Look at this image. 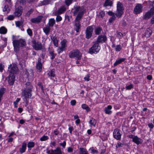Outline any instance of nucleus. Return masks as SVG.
I'll use <instances>...</instances> for the list:
<instances>
[{
  "instance_id": "nucleus-1",
  "label": "nucleus",
  "mask_w": 154,
  "mask_h": 154,
  "mask_svg": "<svg viewBox=\"0 0 154 154\" xmlns=\"http://www.w3.org/2000/svg\"><path fill=\"white\" fill-rule=\"evenodd\" d=\"M33 87L29 82H27L25 84V87L22 93V97H24L23 100L26 103L25 106H26L28 103L29 98L32 96V91Z\"/></svg>"
},
{
  "instance_id": "nucleus-2",
  "label": "nucleus",
  "mask_w": 154,
  "mask_h": 154,
  "mask_svg": "<svg viewBox=\"0 0 154 154\" xmlns=\"http://www.w3.org/2000/svg\"><path fill=\"white\" fill-rule=\"evenodd\" d=\"M72 11L73 14V16L77 15L75 19L76 20H81L84 14L85 10L82 7L77 6H74Z\"/></svg>"
},
{
  "instance_id": "nucleus-3",
  "label": "nucleus",
  "mask_w": 154,
  "mask_h": 154,
  "mask_svg": "<svg viewBox=\"0 0 154 154\" xmlns=\"http://www.w3.org/2000/svg\"><path fill=\"white\" fill-rule=\"evenodd\" d=\"M14 51L17 52L20 50V47H23L26 45V42L24 39H20L14 40L13 41Z\"/></svg>"
},
{
  "instance_id": "nucleus-4",
  "label": "nucleus",
  "mask_w": 154,
  "mask_h": 154,
  "mask_svg": "<svg viewBox=\"0 0 154 154\" xmlns=\"http://www.w3.org/2000/svg\"><path fill=\"white\" fill-rule=\"evenodd\" d=\"M69 58H75L78 60H80L82 57V54L78 50H74L71 51L69 54Z\"/></svg>"
},
{
  "instance_id": "nucleus-5",
  "label": "nucleus",
  "mask_w": 154,
  "mask_h": 154,
  "mask_svg": "<svg viewBox=\"0 0 154 154\" xmlns=\"http://www.w3.org/2000/svg\"><path fill=\"white\" fill-rule=\"evenodd\" d=\"M117 11L115 14L117 17L120 18L124 13V8L122 4L120 2H118L117 5Z\"/></svg>"
},
{
  "instance_id": "nucleus-6",
  "label": "nucleus",
  "mask_w": 154,
  "mask_h": 154,
  "mask_svg": "<svg viewBox=\"0 0 154 154\" xmlns=\"http://www.w3.org/2000/svg\"><path fill=\"white\" fill-rule=\"evenodd\" d=\"M100 47L98 43L94 44L92 47L90 48L89 52L91 54L96 53L100 50Z\"/></svg>"
},
{
  "instance_id": "nucleus-7",
  "label": "nucleus",
  "mask_w": 154,
  "mask_h": 154,
  "mask_svg": "<svg viewBox=\"0 0 154 154\" xmlns=\"http://www.w3.org/2000/svg\"><path fill=\"white\" fill-rule=\"evenodd\" d=\"M32 47L35 50H40L42 48V45L40 42H36L35 40H33L32 41Z\"/></svg>"
},
{
  "instance_id": "nucleus-8",
  "label": "nucleus",
  "mask_w": 154,
  "mask_h": 154,
  "mask_svg": "<svg viewBox=\"0 0 154 154\" xmlns=\"http://www.w3.org/2000/svg\"><path fill=\"white\" fill-rule=\"evenodd\" d=\"M93 31V28L92 26L88 27L86 30L85 37L87 39H89L92 36Z\"/></svg>"
},
{
  "instance_id": "nucleus-9",
  "label": "nucleus",
  "mask_w": 154,
  "mask_h": 154,
  "mask_svg": "<svg viewBox=\"0 0 154 154\" xmlns=\"http://www.w3.org/2000/svg\"><path fill=\"white\" fill-rule=\"evenodd\" d=\"M10 73L16 74L18 71V68L17 65L14 63L11 64L8 67Z\"/></svg>"
},
{
  "instance_id": "nucleus-10",
  "label": "nucleus",
  "mask_w": 154,
  "mask_h": 154,
  "mask_svg": "<svg viewBox=\"0 0 154 154\" xmlns=\"http://www.w3.org/2000/svg\"><path fill=\"white\" fill-rule=\"evenodd\" d=\"M47 153L48 154H62V152L60 148L57 147L54 150L47 149Z\"/></svg>"
},
{
  "instance_id": "nucleus-11",
  "label": "nucleus",
  "mask_w": 154,
  "mask_h": 154,
  "mask_svg": "<svg viewBox=\"0 0 154 154\" xmlns=\"http://www.w3.org/2000/svg\"><path fill=\"white\" fill-rule=\"evenodd\" d=\"M120 132L119 129L117 128L115 129L113 132V137L117 140H120L121 139V134Z\"/></svg>"
},
{
  "instance_id": "nucleus-12",
  "label": "nucleus",
  "mask_w": 154,
  "mask_h": 154,
  "mask_svg": "<svg viewBox=\"0 0 154 154\" xmlns=\"http://www.w3.org/2000/svg\"><path fill=\"white\" fill-rule=\"evenodd\" d=\"M66 9V6L63 5L61 6L57 11L54 13V15H60L65 12Z\"/></svg>"
},
{
  "instance_id": "nucleus-13",
  "label": "nucleus",
  "mask_w": 154,
  "mask_h": 154,
  "mask_svg": "<svg viewBox=\"0 0 154 154\" xmlns=\"http://www.w3.org/2000/svg\"><path fill=\"white\" fill-rule=\"evenodd\" d=\"M15 75H14V74L10 73L8 78V82L10 85H13L15 80Z\"/></svg>"
},
{
  "instance_id": "nucleus-14",
  "label": "nucleus",
  "mask_w": 154,
  "mask_h": 154,
  "mask_svg": "<svg viewBox=\"0 0 154 154\" xmlns=\"http://www.w3.org/2000/svg\"><path fill=\"white\" fill-rule=\"evenodd\" d=\"M43 17L42 16H38L36 17L31 18L30 21L33 23H39L41 21Z\"/></svg>"
},
{
  "instance_id": "nucleus-15",
  "label": "nucleus",
  "mask_w": 154,
  "mask_h": 154,
  "mask_svg": "<svg viewBox=\"0 0 154 154\" xmlns=\"http://www.w3.org/2000/svg\"><path fill=\"white\" fill-rule=\"evenodd\" d=\"M143 7L140 4H137L134 9V12L135 14H138L142 11Z\"/></svg>"
},
{
  "instance_id": "nucleus-16",
  "label": "nucleus",
  "mask_w": 154,
  "mask_h": 154,
  "mask_svg": "<svg viewBox=\"0 0 154 154\" xmlns=\"http://www.w3.org/2000/svg\"><path fill=\"white\" fill-rule=\"evenodd\" d=\"M154 11L152 9L147 12L143 16V19L145 20L149 19L154 14Z\"/></svg>"
},
{
  "instance_id": "nucleus-17",
  "label": "nucleus",
  "mask_w": 154,
  "mask_h": 154,
  "mask_svg": "<svg viewBox=\"0 0 154 154\" xmlns=\"http://www.w3.org/2000/svg\"><path fill=\"white\" fill-rule=\"evenodd\" d=\"M36 67L38 71L41 72L42 69V64L41 63V59L38 58V62L37 63Z\"/></svg>"
},
{
  "instance_id": "nucleus-18",
  "label": "nucleus",
  "mask_w": 154,
  "mask_h": 154,
  "mask_svg": "<svg viewBox=\"0 0 154 154\" xmlns=\"http://www.w3.org/2000/svg\"><path fill=\"white\" fill-rule=\"evenodd\" d=\"M22 12V8L21 7H19L16 8L14 13L15 15L17 17L20 16Z\"/></svg>"
},
{
  "instance_id": "nucleus-19",
  "label": "nucleus",
  "mask_w": 154,
  "mask_h": 154,
  "mask_svg": "<svg viewBox=\"0 0 154 154\" xmlns=\"http://www.w3.org/2000/svg\"><path fill=\"white\" fill-rule=\"evenodd\" d=\"M106 39V35H100L97 38V42L99 43L105 42Z\"/></svg>"
},
{
  "instance_id": "nucleus-20",
  "label": "nucleus",
  "mask_w": 154,
  "mask_h": 154,
  "mask_svg": "<svg viewBox=\"0 0 154 154\" xmlns=\"http://www.w3.org/2000/svg\"><path fill=\"white\" fill-rule=\"evenodd\" d=\"M81 20H75V29L77 32H79V29L80 28V21Z\"/></svg>"
},
{
  "instance_id": "nucleus-21",
  "label": "nucleus",
  "mask_w": 154,
  "mask_h": 154,
  "mask_svg": "<svg viewBox=\"0 0 154 154\" xmlns=\"http://www.w3.org/2000/svg\"><path fill=\"white\" fill-rule=\"evenodd\" d=\"M26 144L24 142L22 143V147L20 149V152L21 153H22L25 152L26 148Z\"/></svg>"
},
{
  "instance_id": "nucleus-22",
  "label": "nucleus",
  "mask_w": 154,
  "mask_h": 154,
  "mask_svg": "<svg viewBox=\"0 0 154 154\" xmlns=\"http://www.w3.org/2000/svg\"><path fill=\"white\" fill-rule=\"evenodd\" d=\"M112 108V106L111 105H108L107 107H105L104 109V111L106 113L110 114L112 112L110 110Z\"/></svg>"
},
{
  "instance_id": "nucleus-23",
  "label": "nucleus",
  "mask_w": 154,
  "mask_h": 154,
  "mask_svg": "<svg viewBox=\"0 0 154 154\" xmlns=\"http://www.w3.org/2000/svg\"><path fill=\"white\" fill-rule=\"evenodd\" d=\"M50 30V26L47 25H46L43 28V30L46 35H48L49 34Z\"/></svg>"
},
{
  "instance_id": "nucleus-24",
  "label": "nucleus",
  "mask_w": 154,
  "mask_h": 154,
  "mask_svg": "<svg viewBox=\"0 0 154 154\" xmlns=\"http://www.w3.org/2000/svg\"><path fill=\"white\" fill-rule=\"evenodd\" d=\"M152 31L149 28H147L145 33V36L146 37H149L151 35Z\"/></svg>"
},
{
  "instance_id": "nucleus-25",
  "label": "nucleus",
  "mask_w": 154,
  "mask_h": 154,
  "mask_svg": "<svg viewBox=\"0 0 154 154\" xmlns=\"http://www.w3.org/2000/svg\"><path fill=\"white\" fill-rule=\"evenodd\" d=\"M125 60V58H122L118 59L116 60V62L114 64V66H115L117 65L118 64H120L122 62L124 61Z\"/></svg>"
},
{
  "instance_id": "nucleus-26",
  "label": "nucleus",
  "mask_w": 154,
  "mask_h": 154,
  "mask_svg": "<svg viewBox=\"0 0 154 154\" xmlns=\"http://www.w3.org/2000/svg\"><path fill=\"white\" fill-rule=\"evenodd\" d=\"M51 39L53 42L54 45L56 47L58 46V40L56 36H53L51 37Z\"/></svg>"
},
{
  "instance_id": "nucleus-27",
  "label": "nucleus",
  "mask_w": 154,
  "mask_h": 154,
  "mask_svg": "<svg viewBox=\"0 0 154 154\" xmlns=\"http://www.w3.org/2000/svg\"><path fill=\"white\" fill-rule=\"evenodd\" d=\"M133 138V141L137 145L139 144L140 142V139L137 136H135Z\"/></svg>"
},
{
  "instance_id": "nucleus-28",
  "label": "nucleus",
  "mask_w": 154,
  "mask_h": 154,
  "mask_svg": "<svg viewBox=\"0 0 154 154\" xmlns=\"http://www.w3.org/2000/svg\"><path fill=\"white\" fill-rule=\"evenodd\" d=\"M51 2L50 0H44L43 1L39 3L38 6H41L42 5H45L48 4L49 3Z\"/></svg>"
},
{
  "instance_id": "nucleus-29",
  "label": "nucleus",
  "mask_w": 154,
  "mask_h": 154,
  "mask_svg": "<svg viewBox=\"0 0 154 154\" xmlns=\"http://www.w3.org/2000/svg\"><path fill=\"white\" fill-rule=\"evenodd\" d=\"M55 23V20L54 18H51L49 20L48 23V26L53 27Z\"/></svg>"
},
{
  "instance_id": "nucleus-30",
  "label": "nucleus",
  "mask_w": 154,
  "mask_h": 154,
  "mask_svg": "<svg viewBox=\"0 0 154 154\" xmlns=\"http://www.w3.org/2000/svg\"><path fill=\"white\" fill-rule=\"evenodd\" d=\"M94 31L96 34L99 35L101 33L102 29L100 27H97L95 28Z\"/></svg>"
},
{
  "instance_id": "nucleus-31",
  "label": "nucleus",
  "mask_w": 154,
  "mask_h": 154,
  "mask_svg": "<svg viewBox=\"0 0 154 154\" xmlns=\"http://www.w3.org/2000/svg\"><path fill=\"white\" fill-rule=\"evenodd\" d=\"M67 40L65 39H63L60 42V47L65 48L66 47H67Z\"/></svg>"
},
{
  "instance_id": "nucleus-32",
  "label": "nucleus",
  "mask_w": 154,
  "mask_h": 154,
  "mask_svg": "<svg viewBox=\"0 0 154 154\" xmlns=\"http://www.w3.org/2000/svg\"><path fill=\"white\" fill-rule=\"evenodd\" d=\"M79 154H88L87 150L82 148H80Z\"/></svg>"
},
{
  "instance_id": "nucleus-33",
  "label": "nucleus",
  "mask_w": 154,
  "mask_h": 154,
  "mask_svg": "<svg viewBox=\"0 0 154 154\" xmlns=\"http://www.w3.org/2000/svg\"><path fill=\"white\" fill-rule=\"evenodd\" d=\"M19 61V64L22 67L25 66V61L24 59H18Z\"/></svg>"
},
{
  "instance_id": "nucleus-34",
  "label": "nucleus",
  "mask_w": 154,
  "mask_h": 154,
  "mask_svg": "<svg viewBox=\"0 0 154 154\" xmlns=\"http://www.w3.org/2000/svg\"><path fill=\"white\" fill-rule=\"evenodd\" d=\"M96 122V120L93 118H91L89 121V124L94 126H95Z\"/></svg>"
},
{
  "instance_id": "nucleus-35",
  "label": "nucleus",
  "mask_w": 154,
  "mask_h": 154,
  "mask_svg": "<svg viewBox=\"0 0 154 154\" xmlns=\"http://www.w3.org/2000/svg\"><path fill=\"white\" fill-rule=\"evenodd\" d=\"M7 29L4 27L2 26L0 28V33L1 34H5L7 32Z\"/></svg>"
},
{
  "instance_id": "nucleus-36",
  "label": "nucleus",
  "mask_w": 154,
  "mask_h": 154,
  "mask_svg": "<svg viewBox=\"0 0 154 154\" xmlns=\"http://www.w3.org/2000/svg\"><path fill=\"white\" fill-rule=\"evenodd\" d=\"M81 106L82 109H85L88 112L90 111V108L86 104H82Z\"/></svg>"
},
{
  "instance_id": "nucleus-37",
  "label": "nucleus",
  "mask_w": 154,
  "mask_h": 154,
  "mask_svg": "<svg viewBox=\"0 0 154 154\" xmlns=\"http://www.w3.org/2000/svg\"><path fill=\"white\" fill-rule=\"evenodd\" d=\"M34 11V9L32 8H31L25 14V16L26 17H29L30 16Z\"/></svg>"
},
{
  "instance_id": "nucleus-38",
  "label": "nucleus",
  "mask_w": 154,
  "mask_h": 154,
  "mask_svg": "<svg viewBox=\"0 0 154 154\" xmlns=\"http://www.w3.org/2000/svg\"><path fill=\"white\" fill-rule=\"evenodd\" d=\"M112 4V2L111 0H106L104 4L105 6H111Z\"/></svg>"
},
{
  "instance_id": "nucleus-39",
  "label": "nucleus",
  "mask_w": 154,
  "mask_h": 154,
  "mask_svg": "<svg viewBox=\"0 0 154 154\" xmlns=\"http://www.w3.org/2000/svg\"><path fill=\"white\" fill-rule=\"evenodd\" d=\"M3 11L5 13H8L10 11V9L8 6L7 5H5L4 8L3 9Z\"/></svg>"
},
{
  "instance_id": "nucleus-40",
  "label": "nucleus",
  "mask_w": 154,
  "mask_h": 154,
  "mask_svg": "<svg viewBox=\"0 0 154 154\" xmlns=\"http://www.w3.org/2000/svg\"><path fill=\"white\" fill-rule=\"evenodd\" d=\"M48 75L49 77H54L55 76L54 71L52 70L48 73Z\"/></svg>"
},
{
  "instance_id": "nucleus-41",
  "label": "nucleus",
  "mask_w": 154,
  "mask_h": 154,
  "mask_svg": "<svg viewBox=\"0 0 154 154\" xmlns=\"http://www.w3.org/2000/svg\"><path fill=\"white\" fill-rule=\"evenodd\" d=\"M105 15V12L103 11H101L98 14V17L100 18H103Z\"/></svg>"
},
{
  "instance_id": "nucleus-42",
  "label": "nucleus",
  "mask_w": 154,
  "mask_h": 154,
  "mask_svg": "<svg viewBox=\"0 0 154 154\" xmlns=\"http://www.w3.org/2000/svg\"><path fill=\"white\" fill-rule=\"evenodd\" d=\"M35 143L33 142H29L27 144V147L29 148H31L34 147Z\"/></svg>"
},
{
  "instance_id": "nucleus-43",
  "label": "nucleus",
  "mask_w": 154,
  "mask_h": 154,
  "mask_svg": "<svg viewBox=\"0 0 154 154\" xmlns=\"http://www.w3.org/2000/svg\"><path fill=\"white\" fill-rule=\"evenodd\" d=\"M65 48H62L61 47H59L57 49V51L58 54H60V53L62 52L63 51L65 50Z\"/></svg>"
},
{
  "instance_id": "nucleus-44",
  "label": "nucleus",
  "mask_w": 154,
  "mask_h": 154,
  "mask_svg": "<svg viewBox=\"0 0 154 154\" xmlns=\"http://www.w3.org/2000/svg\"><path fill=\"white\" fill-rule=\"evenodd\" d=\"M73 1V0H65V3L67 6H69L71 4Z\"/></svg>"
},
{
  "instance_id": "nucleus-45",
  "label": "nucleus",
  "mask_w": 154,
  "mask_h": 154,
  "mask_svg": "<svg viewBox=\"0 0 154 154\" xmlns=\"http://www.w3.org/2000/svg\"><path fill=\"white\" fill-rule=\"evenodd\" d=\"M48 139V137L47 136L43 135L40 138V140L42 141H44L47 140Z\"/></svg>"
},
{
  "instance_id": "nucleus-46",
  "label": "nucleus",
  "mask_w": 154,
  "mask_h": 154,
  "mask_svg": "<svg viewBox=\"0 0 154 154\" xmlns=\"http://www.w3.org/2000/svg\"><path fill=\"white\" fill-rule=\"evenodd\" d=\"M89 150L91 151V152L93 154H97L98 153L97 150L94 149L93 148H91Z\"/></svg>"
},
{
  "instance_id": "nucleus-47",
  "label": "nucleus",
  "mask_w": 154,
  "mask_h": 154,
  "mask_svg": "<svg viewBox=\"0 0 154 154\" xmlns=\"http://www.w3.org/2000/svg\"><path fill=\"white\" fill-rule=\"evenodd\" d=\"M122 47L120 45H116L115 48V50L116 51H119L121 50Z\"/></svg>"
},
{
  "instance_id": "nucleus-48",
  "label": "nucleus",
  "mask_w": 154,
  "mask_h": 154,
  "mask_svg": "<svg viewBox=\"0 0 154 154\" xmlns=\"http://www.w3.org/2000/svg\"><path fill=\"white\" fill-rule=\"evenodd\" d=\"M15 23L17 26L20 27L22 26L23 23L20 21H17Z\"/></svg>"
},
{
  "instance_id": "nucleus-49",
  "label": "nucleus",
  "mask_w": 154,
  "mask_h": 154,
  "mask_svg": "<svg viewBox=\"0 0 154 154\" xmlns=\"http://www.w3.org/2000/svg\"><path fill=\"white\" fill-rule=\"evenodd\" d=\"M116 18V17L115 15H113L109 20V21L110 23H112L114 21Z\"/></svg>"
},
{
  "instance_id": "nucleus-50",
  "label": "nucleus",
  "mask_w": 154,
  "mask_h": 154,
  "mask_svg": "<svg viewBox=\"0 0 154 154\" xmlns=\"http://www.w3.org/2000/svg\"><path fill=\"white\" fill-rule=\"evenodd\" d=\"M50 54L51 55V59L52 60L55 57L56 54L54 53L53 51H51L50 52Z\"/></svg>"
},
{
  "instance_id": "nucleus-51",
  "label": "nucleus",
  "mask_w": 154,
  "mask_h": 154,
  "mask_svg": "<svg viewBox=\"0 0 154 154\" xmlns=\"http://www.w3.org/2000/svg\"><path fill=\"white\" fill-rule=\"evenodd\" d=\"M60 15H54L55 16H56L57 17L56 18V21L58 22L61 21L62 20V18L61 16H59Z\"/></svg>"
},
{
  "instance_id": "nucleus-52",
  "label": "nucleus",
  "mask_w": 154,
  "mask_h": 154,
  "mask_svg": "<svg viewBox=\"0 0 154 154\" xmlns=\"http://www.w3.org/2000/svg\"><path fill=\"white\" fill-rule=\"evenodd\" d=\"M27 32L28 34L30 36L32 35V30L30 28L28 29L27 30Z\"/></svg>"
},
{
  "instance_id": "nucleus-53",
  "label": "nucleus",
  "mask_w": 154,
  "mask_h": 154,
  "mask_svg": "<svg viewBox=\"0 0 154 154\" xmlns=\"http://www.w3.org/2000/svg\"><path fill=\"white\" fill-rule=\"evenodd\" d=\"M5 89L4 88H2L0 90V95L3 96L4 94L5 93Z\"/></svg>"
},
{
  "instance_id": "nucleus-54",
  "label": "nucleus",
  "mask_w": 154,
  "mask_h": 154,
  "mask_svg": "<svg viewBox=\"0 0 154 154\" xmlns=\"http://www.w3.org/2000/svg\"><path fill=\"white\" fill-rule=\"evenodd\" d=\"M14 18V17L13 15H9L7 19L9 20H13Z\"/></svg>"
},
{
  "instance_id": "nucleus-55",
  "label": "nucleus",
  "mask_w": 154,
  "mask_h": 154,
  "mask_svg": "<svg viewBox=\"0 0 154 154\" xmlns=\"http://www.w3.org/2000/svg\"><path fill=\"white\" fill-rule=\"evenodd\" d=\"M133 88V85L132 84H131L128 86L126 87L127 89L130 90Z\"/></svg>"
},
{
  "instance_id": "nucleus-56",
  "label": "nucleus",
  "mask_w": 154,
  "mask_h": 154,
  "mask_svg": "<svg viewBox=\"0 0 154 154\" xmlns=\"http://www.w3.org/2000/svg\"><path fill=\"white\" fill-rule=\"evenodd\" d=\"M122 145L123 144H122L120 142H118L117 143V145L116 146V148H118L122 146Z\"/></svg>"
},
{
  "instance_id": "nucleus-57",
  "label": "nucleus",
  "mask_w": 154,
  "mask_h": 154,
  "mask_svg": "<svg viewBox=\"0 0 154 154\" xmlns=\"http://www.w3.org/2000/svg\"><path fill=\"white\" fill-rule=\"evenodd\" d=\"M66 142L65 141L63 142L62 143H60L59 145L62 146L63 148H65L66 146Z\"/></svg>"
},
{
  "instance_id": "nucleus-58",
  "label": "nucleus",
  "mask_w": 154,
  "mask_h": 154,
  "mask_svg": "<svg viewBox=\"0 0 154 154\" xmlns=\"http://www.w3.org/2000/svg\"><path fill=\"white\" fill-rule=\"evenodd\" d=\"M117 36L118 37H119V38H121L123 36V34L120 32H117Z\"/></svg>"
},
{
  "instance_id": "nucleus-59",
  "label": "nucleus",
  "mask_w": 154,
  "mask_h": 154,
  "mask_svg": "<svg viewBox=\"0 0 154 154\" xmlns=\"http://www.w3.org/2000/svg\"><path fill=\"white\" fill-rule=\"evenodd\" d=\"M90 76L89 75H87L86 76L84 77V79L85 80L88 81L90 80Z\"/></svg>"
},
{
  "instance_id": "nucleus-60",
  "label": "nucleus",
  "mask_w": 154,
  "mask_h": 154,
  "mask_svg": "<svg viewBox=\"0 0 154 154\" xmlns=\"http://www.w3.org/2000/svg\"><path fill=\"white\" fill-rule=\"evenodd\" d=\"M4 67V65H2V63L0 64V71L2 72L3 70V69Z\"/></svg>"
},
{
  "instance_id": "nucleus-61",
  "label": "nucleus",
  "mask_w": 154,
  "mask_h": 154,
  "mask_svg": "<svg viewBox=\"0 0 154 154\" xmlns=\"http://www.w3.org/2000/svg\"><path fill=\"white\" fill-rule=\"evenodd\" d=\"M38 85L41 88L42 91L43 90V87L42 85V83L41 82H38Z\"/></svg>"
},
{
  "instance_id": "nucleus-62",
  "label": "nucleus",
  "mask_w": 154,
  "mask_h": 154,
  "mask_svg": "<svg viewBox=\"0 0 154 154\" xmlns=\"http://www.w3.org/2000/svg\"><path fill=\"white\" fill-rule=\"evenodd\" d=\"M76 103V101L75 100H73L71 101V104L72 106H74L75 105Z\"/></svg>"
},
{
  "instance_id": "nucleus-63",
  "label": "nucleus",
  "mask_w": 154,
  "mask_h": 154,
  "mask_svg": "<svg viewBox=\"0 0 154 154\" xmlns=\"http://www.w3.org/2000/svg\"><path fill=\"white\" fill-rule=\"evenodd\" d=\"M73 149L71 147H69L67 148V151L68 152H72L73 151Z\"/></svg>"
},
{
  "instance_id": "nucleus-64",
  "label": "nucleus",
  "mask_w": 154,
  "mask_h": 154,
  "mask_svg": "<svg viewBox=\"0 0 154 154\" xmlns=\"http://www.w3.org/2000/svg\"><path fill=\"white\" fill-rule=\"evenodd\" d=\"M73 128L72 127L70 126V127H69V132L71 134L72 133V131L73 130Z\"/></svg>"
}]
</instances>
